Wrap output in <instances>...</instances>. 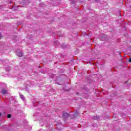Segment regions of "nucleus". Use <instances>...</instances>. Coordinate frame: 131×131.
<instances>
[{
	"label": "nucleus",
	"instance_id": "nucleus-1",
	"mask_svg": "<svg viewBox=\"0 0 131 131\" xmlns=\"http://www.w3.org/2000/svg\"><path fill=\"white\" fill-rule=\"evenodd\" d=\"M69 116H70V114L68 113H64L63 114V118H67V117H69Z\"/></svg>",
	"mask_w": 131,
	"mask_h": 131
},
{
	"label": "nucleus",
	"instance_id": "nucleus-2",
	"mask_svg": "<svg viewBox=\"0 0 131 131\" xmlns=\"http://www.w3.org/2000/svg\"><path fill=\"white\" fill-rule=\"evenodd\" d=\"M2 95H7V94H8V90H5V89L2 90Z\"/></svg>",
	"mask_w": 131,
	"mask_h": 131
},
{
	"label": "nucleus",
	"instance_id": "nucleus-3",
	"mask_svg": "<svg viewBox=\"0 0 131 131\" xmlns=\"http://www.w3.org/2000/svg\"><path fill=\"white\" fill-rule=\"evenodd\" d=\"M17 55L18 57H22V56H23V54L21 52L17 53Z\"/></svg>",
	"mask_w": 131,
	"mask_h": 131
},
{
	"label": "nucleus",
	"instance_id": "nucleus-4",
	"mask_svg": "<svg viewBox=\"0 0 131 131\" xmlns=\"http://www.w3.org/2000/svg\"><path fill=\"white\" fill-rule=\"evenodd\" d=\"M73 117H71V118H76V117H77L78 116V115L77 113H76L73 115Z\"/></svg>",
	"mask_w": 131,
	"mask_h": 131
},
{
	"label": "nucleus",
	"instance_id": "nucleus-5",
	"mask_svg": "<svg viewBox=\"0 0 131 131\" xmlns=\"http://www.w3.org/2000/svg\"><path fill=\"white\" fill-rule=\"evenodd\" d=\"M20 99H21L22 100H24V95H20Z\"/></svg>",
	"mask_w": 131,
	"mask_h": 131
},
{
	"label": "nucleus",
	"instance_id": "nucleus-6",
	"mask_svg": "<svg viewBox=\"0 0 131 131\" xmlns=\"http://www.w3.org/2000/svg\"><path fill=\"white\" fill-rule=\"evenodd\" d=\"M7 117H8V118H11V117H12V115H11V114H8V115H7Z\"/></svg>",
	"mask_w": 131,
	"mask_h": 131
},
{
	"label": "nucleus",
	"instance_id": "nucleus-7",
	"mask_svg": "<svg viewBox=\"0 0 131 131\" xmlns=\"http://www.w3.org/2000/svg\"><path fill=\"white\" fill-rule=\"evenodd\" d=\"M129 62H130V63H131V58H130L129 59Z\"/></svg>",
	"mask_w": 131,
	"mask_h": 131
},
{
	"label": "nucleus",
	"instance_id": "nucleus-8",
	"mask_svg": "<svg viewBox=\"0 0 131 131\" xmlns=\"http://www.w3.org/2000/svg\"><path fill=\"white\" fill-rule=\"evenodd\" d=\"M2 38V35L0 33V39Z\"/></svg>",
	"mask_w": 131,
	"mask_h": 131
},
{
	"label": "nucleus",
	"instance_id": "nucleus-9",
	"mask_svg": "<svg viewBox=\"0 0 131 131\" xmlns=\"http://www.w3.org/2000/svg\"><path fill=\"white\" fill-rule=\"evenodd\" d=\"M0 116H2V113H0Z\"/></svg>",
	"mask_w": 131,
	"mask_h": 131
}]
</instances>
